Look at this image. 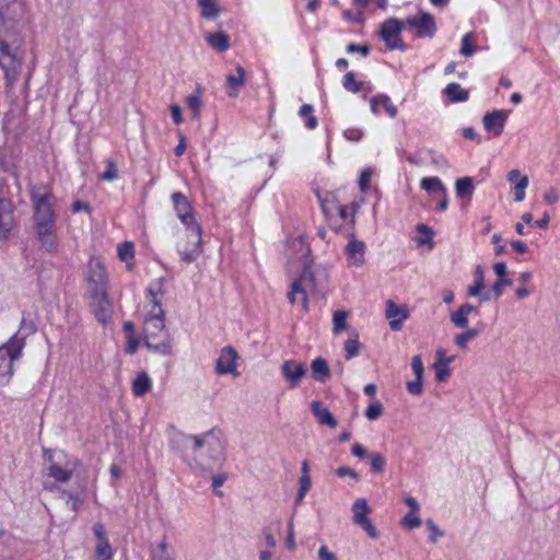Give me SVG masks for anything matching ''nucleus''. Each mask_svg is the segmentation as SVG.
Returning <instances> with one entry per match:
<instances>
[{"mask_svg":"<svg viewBox=\"0 0 560 560\" xmlns=\"http://www.w3.org/2000/svg\"><path fill=\"white\" fill-rule=\"evenodd\" d=\"M345 350H346V359L347 360H350L360 353L361 343L358 340L357 334H354L353 338H350L345 342Z\"/></svg>","mask_w":560,"mask_h":560,"instance_id":"obj_35","label":"nucleus"},{"mask_svg":"<svg viewBox=\"0 0 560 560\" xmlns=\"http://www.w3.org/2000/svg\"><path fill=\"white\" fill-rule=\"evenodd\" d=\"M477 47L474 44V33L469 32L462 38L460 55L464 57H470L475 54Z\"/></svg>","mask_w":560,"mask_h":560,"instance_id":"obj_34","label":"nucleus"},{"mask_svg":"<svg viewBox=\"0 0 560 560\" xmlns=\"http://www.w3.org/2000/svg\"><path fill=\"white\" fill-rule=\"evenodd\" d=\"M133 255L135 246L132 242H124L118 246V257L121 261L127 262L128 269H131L129 260L132 259Z\"/></svg>","mask_w":560,"mask_h":560,"instance_id":"obj_32","label":"nucleus"},{"mask_svg":"<svg viewBox=\"0 0 560 560\" xmlns=\"http://www.w3.org/2000/svg\"><path fill=\"white\" fill-rule=\"evenodd\" d=\"M318 560H338L337 556L328 549L327 546H320L318 549Z\"/></svg>","mask_w":560,"mask_h":560,"instance_id":"obj_52","label":"nucleus"},{"mask_svg":"<svg viewBox=\"0 0 560 560\" xmlns=\"http://www.w3.org/2000/svg\"><path fill=\"white\" fill-rule=\"evenodd\" d=\"M186 451H191L192 463L196 467L212 471L221 467L225 460V446L220 439V433L210 430L200 435H188L185 438Z\"/></svg>","mask_w":560,"mask_h":560,"instance_id":"obj_2","label":"nucleus"},{"mask_svg":"<svg viewBox=\"0 0 560 560\" xmlns=\"http://www.w3.org/2000/svg\"><path fill=\"white\" fill-rule=\"evenodd\" d=\"M226 475L225 474H220V475H217L212 478V487L214 489V493L219 497H221L223 493L222 491H219L217 490L219 487H221L224 481L226 480Z\"/></svg>","mask_w":560,"mask_h":560,"instance_id":"obj_54","label":"nucleus"},{"mask_svg":"<svg viewBox=\"0 0 560 560\" xmlns=\"http://www.w3.org/2000/svg\"><path fill=\"white\" fill-rule=\"evenodd\" d=\"M480 334V329L477 327L467 328L465 331L454 337V343L460 349L466 350L468 342L477 338Z\"/></svg>","mask_w":560,"mask_h":560,"instance_id":"obj_26","label":"nucleus"},{"mask_svg":"<svg viewBox=\"0 0 560 560\" xmlns=\"http://www.w3.org/2000/svg\"><path fill=\"white\" fill-rule=\"evenodd\" d=\"M342 84L347 91L358 93L361 90L363 83L361 81L355 80L353 72H348L343 77Z\"/></svg>","mask_w":560,"mask_h":560,"instance_id":"obj_39","label":"nucleus"},{"mask_svg":"<svg viewBox=\"0 0 560 560\" xmlns=\"http://www.w3.org/2000/svg\"><path fill=\"white\" fill-rule=\"evenodd\" d=\"M544 199L547 203L549 205H553L556 202L559 201L560 199V194L559 191L553 188V187H550L549 189H547L544 194Z\"/></svg>","mask_w":560,"mask_h":560,"instance_id":"obj_51","label":"nucleus"},{"mask_svg":"<svg viewBox=\"0 0 560 560\" xmlns=\"http://www.w3.org/2000/svg\"><path fill=\"white\" fill-rule=\"evenodd\" d=\"M237 358H238L237 352L233 347H231V346L224 347L221 350L220 357L217 360L215 373L219 375H223V374L237 375V372H236Z\"/></svg>","mask_w":560,"mask_h":560,"instance_id":"obj_13","label":"nucleus"},{"mask_svg":"<svg viewBox=\"0 0 560 560\" xmlns=\"http://www.w3.org/2000/svg\"><path fill=\"white\" fill-rule=\"evenodd\" d=\"M404 27V21H399L398 19L395 18H390L382 24L380 30V36L385 42L386 47L388 49H398L401 51L406 49V44L402 42L400 37Z\"/></svg>","mask_w":560,"mask_h":560,"instance_id":"obj_7","label":"nucleus"},{"mask_svg":"<svg viewBox=\"0 0 560 560\" xmlns=\"http://www.w3.org/2000/svg\"><path fill=\"white\" fill-rule=\"evenodd\" d=\"M292 247L299 250V259L302 260L303 271L299 279L294 280L288 292L289 302L294 305L301 301L304 311L308 310V291L315 290L318 284L315 279V273L310 267V247L303 238H295L292 242Z\"/></svg>","mask_w":560,"mask_h":560,"instance_id":"obj_4","label":"nucleus"},{"mask_svg":"<svg viewBox=\"0 0 560 560\" xmlns=\"http://www.w3.org/2000/svg\"><path fill=\"white\" fill-rule=\"evenodd\" d=\"M455 189L457 197L470 198L475 190L472 178L469 176L458 178L455 183Z\"/></svg>","mask_w":560,"mask_h":560,"instance_id":"obj_25","label":"nucleus"},{"mask_svg":"<svg viewBox=\"0 0 560 560\" xmlns=\"http://www.w3.org/2000/svg\"><path fill=\"white\" fill-rule=\"evenodd\" d=\"M336 475L340 478H342L345 476H349L353 479H358V474L353 469H351L347 466H341V467L337 468Z\"/></svg>","mask_w":560,"mask_h":560,"instance_id":"obj_58","label":"nucleus"},{"mask_svg":"<svg viewBox=\"0 0 560 560\" xmlns=\"http://www.w3.org/2000/svg\"><path fill=\"white\" fill-rule=\"evenodd\" d=\"M311 409L320 424H325L331 429L337 427V424H338L337 420L335 419L332 413L329 411V409L324 407L320 401L313 400L311 402Z\"/></svg>","mask_w":560,"mask_h":560,"instance_id":"obj_20","label":"nucleus"},{"mask_svg":"<svg viewBox=\"0 0 560 560\" xmlns=\"http://www.w3.org/2000/svg\"><path fill=\"white\" fill-rule=\"evenodd\" d=\"M402 525L409 528H416L420 526L421 520L415 514V512H410L401 521Z\"/></svg>","mask_w":560,"mask_h":560,"instance_id":"obj_48","label":"nucleus"},{"mask_svg":"<svg viewBox=\"0 0 560 560\" xmlns=\"http://www.w3.org/2000/svg\"><path fill=\"white\" fill-rule=\"evenodd\" d=\"M383 405L376 400L366 408L364 415L369 420H376L383 415Z\"/></svg>","mask_w":560,"mask_h":560,"instance_id":"obj_43","label":"nucleus"},{"mask_svg":"<svg viewBox=\"0 0 560 560\" xmlns=\"http://www.w3.org/2000/svg\"><path fill=\"white\" fill-rule=\"evenodd\" d=\"M95 555L97 560H109L112 558L113 552L108 540L98 541Z\"/></svg>","mask_w":560,"mask_h":560,"instance_id":"obj_38","label":"nucleus"},{"mask_svg":"<svg viewBox=\"0 0 560 560\" xmlns=\"http://www.w3.org/2000/svg\"><path fill=\"white\" fill-rule=\"evenodd\" d=\"M444 353L446 352L442 348L436 351L438 361L433 365L435 377L439 382H444L450 376L451 370L448 365L455 360V355L444 359Z\"/></svg>","mask_w":560,"mask_h":560,"instance_id":"obj_19","label":"nucleus"},{"mask_svg":"<svg viewBox=\"0 0 560 560\" xmlns=\"http://www.w3.org/2000/svg\"><path fill=\"white\" fill-rule=\"evenodd\" d=\"M93 533L100 541L107 540L106 530H105V527L103 524H101V523L94 524Z\"/></svg>","mask_w":560,"mask_h":560,"instance_id":"obj_60","label":"nucleus"},{"mask_svg":"<svg viewBox=\"0 0 560 560\" xmlns=\"http://www.w3.org/2000/svg\"><path fill=\"white\" fill-rule=\"evenodd\" d=\"M342 15L347 21L352 23H362L364 21L362 10H359L358 13H353L350 10H346L343 11Z\"/></svg>","mask_w":560,"mask_h":560,"instance_id":"obj_49","label":"nucleus"},{"mask_svg":"<svg viewBox=\"0 0 560 560\" xmlns=\"http://www.w3.org/2000/svg\"><path fill=\"white\" fill-rule=\"evenodd\" d=\"M236 74H229L226 77V85L229 88V96L235 97L237 96L240 90L243 88L245 83V69L242 66H237L235 68Z\"/></svg>","mask_w":560,"mask_h":560,"instance_id":"obj_21","label":"nucleus"},{"mask_svg":"<svg viewBox=\"0 0 560 560\" xmlns=\"http://www.w3.org/2000/svg\"><path fill=\"white\" fill-rule=\"evenodd\" d=\"M370 512L371 509L369 508L366 500L363 498L357 499L352 505V521L355 525L361 526L371 538L376 539L378 537V532L368 517Z\"/></svg>","mask_w":560,"mask_h":560,"instance_id":"obj_9","label":"nucleus"},{"mask_svg":"<svg viewBox=\"0 0 560 560\" xmlns=\"http://www.w3.org/2000/svg\"><path fill=\"white\" fill-rule=\"evenodd\" d=\"M152 302L154 307L159 308V312L155 313L154 310H152L144 320L143 331L145 346L161 354H170L172 350L171 337L168 331L165 329L163 310L154 296Z\"/></svg>","mask_w":560,"mask_h":560,"instance_id":"obj_5","label":"nucleus"},{"mask_svg":"<svg viewBox=\"0 0 560 560\" xmlns=\"http://www.w3.org/2000/svg\"><path fill=\"white\" fill-rule=\"evenodd\" d=\"M33 203V229L42 250L48 254L58 252L56 213L54 196L45 186H35L31 190Z\"/></svg>","mask_w":560,"mask_h":560,"instance_id":"obj_1","label":"nucleus"},{"mask_svg":"<svg viewBox=\"0 0 560 560\" xmlns=\"http://www.w3.org/2000/svg\"><path fill=\"white\" fill-rule=\"evenodd\" d=\"M425 524L431 532L429 539L432 542H436L438 537L443 536V532L438 528V526L435 525V523L432 520H427Z\"/></svg>","mask_w":560,"mask_h":560,"instance_id":"obj_50","label":"nucleus"},{"mask_svg":"<svg viewBox=\"0 0 560 560\" xmlns=\"http://www.w3.org/2000/svg\"><path fill=\"white\" fill-rule=\"evenodd\" d=\"M363 136V132L357 128H349L345 131V137L350 141H359Z\"/></svg>","mask_w":560,"mask_h":560,"instance_id":"obj_56","label":"nucleus"},{"mask_svg":"<svg viewBox=\"0 0 560 560\" xmlns=\"http://www.w3.org/2000/svg\"><path fill=\"white\" fill-rule=\"evenodd\" d=\"M512 281L508 278H498V280L492 285V291L494 292L495 298H500L503 294V287L511 285Z\"/></svg>","mask_w":560,"mask_h":560,"instance_id":"obj_47","label":"nucleus"},{"mask_svg":"<svg viewBox=\"0 0 560 560\" xmlns=\"http://www.w3.org/2000/svg\"><path fill=\"white\" fill-rule=\"evenodd\" d=\"M280 372L289 387L295 388L300 386L302 380L305 377L307 369L303 362L285 360L280 366Z\"/></svg>","mask_w":560,"mask_h":560,"instance_id":"obj_11","label":"nucleus"},{"mask_svg":"<svg viewBox=\"0 0 560 560\" xmlns=\"http://www.w3.org/2000/svg\"><path fill=\"white\" fill-rule=\"evenodd\" d=\"M88 283L90 292L106 291L107 276L98 259H91L88 265Z\"/></svg>","mask_w":560,"mask_h":560,"instance_id":"obj_12","label":"nucleus"},{"mask_svg":"<svg viewBox=\"0 0 560 560\" xmlns=\"http://www.w3.org/2000/svg\"><path fill=\"white\" fill-rule=\"evenodd\" d=\"M106 163H107V170L103 174L100 175V178L102 180L112 182L117 178L116 164L110 160H108Z\"/></svg>","mask_w":560,"mask_h":560,"instance_id":"obj_45","label":"nucleus"},{"mask_svg":"<svg viewBox=\"0 0 560 560\" xmlns=\"http://www.w3.org/2000/svg\"><path fill=\"white\" fill-rule=\"evenodd\" d=\"M187 106L192 113V118L198 119L202 107V101L198 94H191L187 97Z\"/></svg>","mask_w":560,"mask_h":560,"instance_id":"obj_37","label":"nucleus"},{"mask_svg":"<svg viewBox=\"0 0 560 560\" xmlns=\"http://www.w3.org/2000/svg\"><path fill=\"white\" fill-rule=\"evenodd\" d=\"M171 114H172V118L176 125H179L183 122L182 108L179 105H172Z\"/></svg>","mask_w":560,"mask_h":560,"instance_id":"obj_61","label":"nucleus"},{"mask_svg":"<svg viewBox=\"0 0 560 560\" xmlns=\"http://www.w3.org/2000/svg\"><path fill=\"white\" fill-rule=\"evenodd\" d=\"M91 298V306L96 319L106 325L110 322L113 315V305L107 296V291L92 292Z\"/></svg>","mask_w":560,"mask_h":560,"instance_id":"obj_10","label":"nucleus"},{"mask_svg":"<svg viewBox=\"0 0 560 560\" xmlns=\"http://www.w3.org/2000/svg\"><path fill=\"white\" fill-rule=\"evenodd\" d=\"M417 231H418L419 233L425 234V236H427L425 238H419V240H418V243H419V244H425L427 242H429V241L431 240V237H432V230H431V228H429L428 225H425V224H419V225L417 226Z\"/></svg>","mask_w":560,"mask_h":560,"instance_id":"obj_55","label":"nucleus"},{"mask_svg":"<svg viewBox=\"0 0 560 560\" xmlns=\"http://www.w3.org/2000/svg\"><path fill=\"white\" fill-rule=\"evenodd\" d=\"M49 476L55 478L57 481L66 482L72 476V469H65L58 464H52L49 467Z\"/></svg>","mask_w":560,"mask_h":560,"instance_id":"obj_33","label":"nucleus"},{"mask_svg":"<svg viewBox=\"0 0 560 560\" xmlns=\"http://www.w3.org/2000/svg\"><path fill=\"white\" fill-rule=\"evenodd\" d=\"M347 50L349 52H361L363 56H366L370 51V47L368 45L350 44Z\"/></svg>","mask_w":560,"mask_h":560,"instance_id":"obj_59","label":"nucleus"},{"mask_svg":"<svg viewBox=\"0 0 560 560\" xmlns=\"http://www.w3.org/2000/svg\"><path fill=\"white\" fill-rule=\"evenodd\" d=\"M262 536H264V539H265V545L266 547L268 548H276L277 547V541L270 530L269 527H265L262 529Z\"/></svg>","mask_w":560,"mask_h":560,"instance_id":"obj_53","label":"nucleus"},{"mask_svg":"<svg viewBox=\"0 0 560 560\" xmlns=\"http://www.w3.org/2000/svg\"><path fill=\"white\" fill-rule=\"evenodd\" d=\"M386 318L389 320V327L392 330H400L402 322L408 318L409 312L407 306L397 305L392 300L386 302L385 310Z\"/></svg>","mask_w":560,"mask_h":560,"instance_id":"obj_15","label":"nucleus"},{"mask_svg":"<svg viewBox=\"0 0 560 560\" xmlns=\"http://www.w3.org/2000/svg\"><path fill=\"white\" fill-rule=\"evenodd\" d=\"M348 260L355 267H361L365 262V244L362 241L352 237L345 248Z\"/></svg>","mask_w":560,"mask_h":560,"instance_id":"obj_18","label":"nucleus"},{"mask_svg":"<svg viewBox=\"0 0 560 560\" xmlns=\"http://www.w3.org/2000/svg\"><path fill=\"white\" fill-rule=\"evenodd\" d=\"M444 93L452 102H465L468 100L469 93L463 89L458 83H450Z\"/></svg>","mask_w":560,"mask_h":560,"instance_id":"obj_27","label":"nucleus"},{"mask_svg":"<svg viewBox=\"0 0 560 560\" xmlns=\"http://www.w3.org/2000/svg\"><path fill=\"white\" fill-rule=\"evenodd\" d=\"M172 200L179 220L186 226L188 238L186 246H178V252L184 261L191 262L196 260L201 253V228L195 221L191 206L182 192H174Z\"/></svg>","mask_w":560,"mask_h":560,"instance_id":"obj_3","label":"nucleus"},{"mask_svg":"<svg viewBox=\"0 0 560 560\" xmlns=\"http://www.w3.org/2000/svg\"><path fill=\"white\" fill-rule=\"evenodd\" d=\"M197 3L200 8L201 16L207 20H214L221 13V8L217 0H197Z\"/></svg>","mask_w":560,"mask_h":560,"instance_id":"obj_23","label":"nucleus"},{"mask_svg":"<svg viewBox=\"0 0 560 560\" xmlns=\"http://www.w3.org/2000/svg\"><path fill=\"white\" fill-rule=\"evenodd\" d=\"M474 277L475 283L470 285L467 290V294L469 296H477L485 289L483 269L480 265L477 266Z\"/></svg>","mask_w":560,"mask_h":560,"instance_id":"obj_30","label":"nucleus"},{"mask_svg":"<svg viewBox=\"0 0 560 560\" xmlns=\"http://www.w3.org/2000/svg\"><path fill=\"white\" fill-rule=\"evenodd\" d=\"M208 44L218 51H225L230 47V37L223 32H217L206 36Z\"/></svg>","mask_w":560,"mask_h":560,"instance_id":"obj_24","label":"nucleus"},{"mask_svg":"<svg viewBox=\"0 0 560 560\" xmlns=\"http://www.w3.org/2000/svg\"><path fill=\"white\" fill-rule=\"evenodd\" d=\"M529 180L527 176L520 177V180L514 186L515 201L521 202L525 199V189L528 187Z\"/></svg>","mask_w":560,"mask_h":560,"instance_id":"obj_42","label":"nucleus"},{"mask_svg":"<svg viewBox=\"0 0 560 560\" xmlns=\"http://www.w3.org/2000/svg\"><path fill=\"white\" fill-rule=\"evenodd\" d=\"M421 189L428 192H440L444 194V188H446L442 180L439 177H424L420 182Z\"/></svg>","mask_w":560,"mask_h":560,"instance_id":"obj_29","label":"nucleus"},{"mask_svg":"<svg viewBox=\"0 0 560 560\" xmlns=\"http://www.w3.org/2000/svg\"><path fill=\"white\" fill-rule=\"evenodd\" d=\"M411 369L416 376L415 381L407 382V390L413 396H420L423 393V373L424 368L420 355H415L411 359Z\"/></svg>","mask_w":560,"mask_h":560,"instance_id":"obj_17","label":"nucleus"},{"mask_svg":"<svg viewBox=\"0 0 560 560\" xmlns=\"http://www.w3.org/2000/svg\"><path fill=\"white\" fill-rule=\"evenodd\" d=\"M511 246L517 253H521V254H524V253H526L528 250V246L524 242H521V241H512L511 242Z\"/></svg>","mask_w":560,"mask_h":560,"instance_id":"obj_64","label":"nucleus"},{"mask_svg":"<svg viewBox=\"0 0 560 560\" xmlns=\"http://www.w3.org/2000/svg\"><path fill=\"white\" fill-rule=\"evenodd\" d=\"M151 388V380L144 372L140 373L132 384V392L140 397L148 393Z\"/></svg>","mask_w":560,"mask_h":560,"instance_id":"obj_28","label":"nucleus"},{"mask_svg":"<svg viewBox=\"0 0 560 560\" xmlns=\"http://www.w3.org/2000/svg\"><path fill=\"white\" fill-rule=\"evenodd\" d=\"M450 319L457 328L464 329L468 327V315L465 314L460 306L457 311L451 313Z\"/></svg>","mask_w":560,"mask_h":560,"instance_id":"obj_36","label":"nucleus"},{"mask_svg":"<svg viewBox=\"0 0 560 560\" xmlns=\"http://www.w3.org/2000/svg\"><path fill=\"white\" fill-rule=\"evenodd\" d=\"M463 136L466 138V139H469V140H477L478 142H480V138L479 136L477 135V132L475 131L474 128L471 127H466L463 129Z\"/></svg>","mask_w":560,"mask_h":560,"instance_id":"obj_63","label":"nucleus"},{"mask_svg":"<svg viewBox=\"0 0 560 560\" xmlns=\"http://www.w3.org/2000/svg\"><path fill=\"white\" fill-rule=\"evenodd\" d=\"M493 270L497 273L498 278H506V265L503 261L497 262L493 266Z\"/></svg>","mask_w":560,"mask_h":560,"instance_id":"obj_62","label":"nucleus"},{"mask_svg":"<svg viewBox=\"0 0 560 560\" xmlns=\"http://www.w3.org/2000/svg\"><path fill=\"white\" fill-rule=\"evenodd\" d=\"M25 319H22L19 332L13 335L10 340L0 347V385H7L13 375V362L18 360L25 346V336H20Z\"/></svg>","mask_w":560,"mask_h":560,"instance_id":"obj_6","label":"nucleus"},{"mask_svg":"<svg viewBox=\"0 0 560 560\" xmlns=\"http://www.w3.org/2000/svg\"><path fill=\"white\" fill-rule=\"evenodd\" d=\"M370 179H371V171L365 170L361 173L360 176V188L362 191H365L370 186Z\"/></svg>","mask_w":560,"mask_h":560,"instance_id":"obj_57","label":"nucleus"},{"mask_svg":"<svg viewBox=\"0 0 560 560\" xmlns=\"http://www.w3.org/2000/svg\"><path fill=\"white\" fill-rule=\"evenodd\" d=\"M152 557L154 560H172V557L167 551V544L165 537L158 545L156 549L152 551Z\"/></svg>","mask_w":560,"mask_h":560,"instance_id":"obj_41","label":"nucleus"},{"mask_svg":"<svg viewBox=\"0 0 560 560\" xmlns=\"http://www.w3.org/2000/svg\"><path fill=\"white\" fill-rule=\"evenodd\" d=\"M14 224V208L12 202L5 198H0V240L8 236Z\"/></svg>","mask_w":560,"mask_h":560,"instance_id":"obj_16","label":"nucleus"},{"mask_svg":"<svg viewBox=\"0 0 560 560\" xmlns=\"http://www.w3.org/2000/svg\"><path fill=\"white\" fill-rule=\"evenodd\" d=\"M371 467L376 472H383L386 464L385 457L381 453H373L369 455Z\"/></svg>","mask_w":560,"mask_h":560,"instance_id":"obj_44","label":"nucleus"},{"mask_svg":"<svg viewBox=\"0 0 560 560\" xmlns=\"http://www.w3.org/2000/svg\"><path fill=\"white\" fill-rule=\"evenodd\" d=\"M312 376L315 381L326 382L330 377V369L327 361L323 358H316L311 363Z\"/></svg>","mask_w":560,"mask_h":560,"instance_id":"obj_22","label":"nucleus"},{"mask_svg":"<svg viewBox=\"0 0 560 560\" xmlns=\"http://www.w3.org/2000/svg\"><path fill=\"white\" fill-rule=\"evenodd\" d=\"M508 117L509 112L497 109L486 113L482 118V124L488 132H491L494 137H499L503 132Z\"/></svg>","mask_w":560,"mask_h":560,"instance_id":"obj_14","label":"nucleus"},{"mask_svg":"<svg viewBox=\"0 0 560 560\" xmlns=\"http://www.w3.org/2000/svg\"><path fill=\"white\" fill-rule=\"evenodd\" d=\"M299 485L300 488L296 495V503H301L303 501L304 497L306 495L311 488L312 480L310 475L301 476L299 479Z\"/></svg>","mask_w":560,"mask_h":560,"instance_id":"obj_40","label":"nucleus"},{"mask_svg":"<svg viewBox=\"0 0 560 560\" xmlns=\"http://www.w3.org/2000/svg\"><path fill=\"white\" fill-rule=\"evenodd\" d=\"M380 104L384 106L385 110L392 118L397 116V107L392 103L387 95H380Z\"/></svg>","mask_w":560,"mask_h":560,"instance_id":"obj_46","label":"nucleus"},{"mask_svg":"<svg viewBox=\"0 0 560 560\" xmlns=\"http://www.w3.org/2000/svg\"><path fill=\"white\" fill-rule=\"evenodd\" d=\"M405 27L417 30L420 38H432L436 33V23L432 14L420 11L417 15L404 20Z\"/></svg>","mask_w":560,"mask_h":560,"instance_id":"obj_8","label":"nucleus"},{"mask_svg":"<svg viewBox=\"0 0 560 560\" xmlns=\"http://www.w3.org/2000/svg\"><path fill=\"white\" fill-rule=\"evenodd\" d=\"M349 313L346 311H336L332 316V331L335 335L340 334L342 330L347 329V318Z\"/></svg>","mask_w":560,"mask_h":560,"instance_id":"obj_31","label":"nucleus"}]
</instances>
